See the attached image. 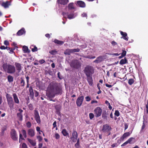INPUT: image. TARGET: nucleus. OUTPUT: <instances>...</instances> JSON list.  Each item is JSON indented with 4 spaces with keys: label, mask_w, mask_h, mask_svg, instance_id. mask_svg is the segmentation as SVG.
Segmentation results:
<instances>
[{
    "label": "nucleus",
    "mask_w": 148,
    "mask_h": 148,
    "mask_svg": "<svg viewBox=\"0 0 148 148\" xmlns=\"http://www.w3.org/2000/svg\"><path fill=\"white\" fill-rule=\"evenodd\" d=\"M135 138H134L131 137L129 138L126 141L122 144L121 146L123 147L128 143L132 144L135 142Z\"/></svg>",
    "instance_id": "11"
},
{
    "label": "nucleus",
    "mask_w": 148,
    "mask_h": 148,
    "mask_svg": "<svg viewBox=\"0 0 148 148\" xmlns=\"http://www.w3.org/2000/svg\"><path fill=\"white\" fill-rule=\"evenodd\" d=\"M12 96L14 100V102L16 103L19 104V101L16 94L15 93H13Z\"/></svg>",
    "instance_id": "19"
},
{
    "label": "nucleus",
    "mask_w": 148,
    "mask_h": 148,
    "mask_svg": "<svg viewBox=\"0 0 148 148\" xmlns=\"http://www.w3.org/2000/svg\"><path fill=\"white\" fill-rule=\"evenodd\" d=\"M83 71L86 76L87 80L89 84L92 86L93 84L92 76L95 73L94 67L92 66L87 65L84 67Z\"/></svg>",
    "instance_id": "1"
},
{
    "label": "nucleus",
    "mask_w": 148,
    "mask_h": 148,
    "mask_svg": "<svg viewBox=\"0 0 148 148\" xmlns=\"http://www.w3.org/2000/svg\"><path fill=\"white\" fill-rule=\"evenodd\" d=\"M22 50L25 53H26L28 52V49L27 46H24L22 48Z\"/></svg>",
    "instance_id": "35"
},
{
    "label": "nucleus",
    "mask_w": 148,
    "mask_h": 148,
    "mask_svg": "<svg viewBox=\"0 0 148 148\" xmlns=\"http://www.w3.org/2000/svg\"><path fill=\"white\" fill-rule=\"evenodd\" d=\"M36 130L38 132H39L40 131V132H43L42 131H41L40 130V128L38 126L36 127Z\"/></svg>",
    "instance_id": "62"
},
{
    "label": "nucleus",
    "mask_w": 148,
    "mask_h": 148,
    "mask_svg": "<svg viewBox=\"0 0 148 148\" xmlns=\"http://www.w3.org/2000/svg\"><path fill=\"white\" fill-rule=\"evenodd\" d=\"M104 59L103 57L100 56L97 57L96 60L94 61L93 62L95 63L98 64L102 62Z\"/></svg>",
    "instance_id": "12"
},
{
    "label": "nucleus",
    "mask_w": 148,
    "mask_h": 148,
    "mask_svg": "<svg viewBox=\"0 0 148 148\" xmlns=\"http://www.w3.org/2000/svg\"><path fill=\"white\" fill-rule=\"evenodd\" d=\"M71 53H72V49H67L64 52V54L65 55H70Z\"/></svg>",
    "instance_id": "23"
},
{
    "label": "nucleus",
    "mask_w": 148,
    "mask_h": 148,
    "mask_svg": "<svg viewBox=\"0 0 148 148\" xmlns=\"http://www.w3.org/2000/svg\"><path fill=\"white\" fill-rule=\"evenodd\" d=\"M54 42L55 43L59 45H62L64 43V42L63 41H60L57 39H55Z\"/></svg>",
    "instance_id": "24"
},
{
    "label": "nucleus",
    "mask_w": 148,
    "mask_h": 148,
    "mask_svg": "<svg viewBox=\"0 0 148 148\" xmlns=\"http://www.w3.org/2000/svg\"><path fill=\"white\" fill-rule=\"evenodd\" d=\"M28 107L29 109L31 110H33V107L32 105L30 103L28 105Z\"/></svg>",
    "instance_id": "45"
},
{
    "label": "nucleus",
    "mask_w": 148,
    "mask_h": 148,
    "mask_svg": "<svg viewBox=\"0 0 148 148\" xmlns=\"http://www.w3.org/2000/svg\"><path fill=\"white\" fill-rule=\"evenodd\" d=\"M15 68H16L18 72V73H19L22 69L21 64L19 63L16 62L15 63Z\"/></svg>",
    "instance_id": "13"
},
{
    "label": "nucleus",
    "mask_w": 148,
    "mask_h": 148,
    "mask_svg": "<svg viewBox=\"0 0 148 148\" xmlns=\"http://www.w3.org/2000/svg\"><path fill=\"white\" fill-rule=\"evenodd\" d=\"M120 32L121 35L122 36V38L126 41H128V37H127V33L122 31H120Z\"/></svg>",
    "instance_id": "18"
},
{
    "label": "nucleus",
    "mask_w": 148,
    "mask_h": 148,
    "mask_svg": "<svg viewBox=\"0 0 148 148\" xmlns=\"http://www.w3.org/2000/svg\"><path fill=\"white\" fill-rule=\"evenodd\" d=\"M134 80L133 79L131 78L128 81V84L130 85H132L134 82Z\"/></svg>",
    "instance_id": "36"
},
{
    "label": "nucleus",
    "mask_w": 148,
    "mask_h": 148,
    "mask_svg": "<svg viewBox=\"0 0 148 148\" xmlns=\"http://www.w3.org/2000/svg\"><path fill=\"white\" fill-rule=\"evenodd\" d=\"M127 63V60L125 58L124 59H122L120 60L119 64L121 65Z\"/></svg>",
    "instance_id": "25"
},
{
    "label": "nucleus",
    "mask_w": 148,
    "mask_h": 148,
    "mask_svg": "<svg viewBox=\"0 0 148 148\" xmlns=\"http://www.w3.org/2000/svg\"><path fill=\"white\" fill-rule=\"evenodd\" d=\"M102 110L100 107H97L94 110V113L96 117L101 116Z\"/></svg>",
    "instance_id": "8"
},
{
    "label": "nucleus",
    "mask_w": 148,
    "mask_h": 148,
    "mask_svg": "<svg viewBox=\"0 0 148 148\" xmlns=\"http://www.w3.org/2000/svg\"><path fill=\"white\" fill-rule=\"evenodd\" d=\"M82 16L83 17H86L87 16V14L86 13H83L82 14Z\"/></svg>",
    "instance_id": "58"
},
{
    "label": "nucleus",
    "mask_w": 148,
    "mask_h": 148,
    "mask_svg": "<svg viewBox=\"0 0 148 148\" xmlns=\"http://www.w3.org/2000/svg\"><path fill=\"white\" fill-rule=\"evenodd\" d=\"M29 96L31 99H33L34 98V92L33 90L32 86H30L29 88Z\"/></svg>",
    "instance_id": "15"
},
{
    "label": "nucleus",
    "mask_w": 148,
    "mask_h": 148,
    "mask_svg": "<svg viewBox=\"0 0 148 148\" xmlns=\"http://www.w3.org/2000/svg\"><path fill=\"white\" fill-rule=\"evenodd\" d=\"M4 44L7 46H8L9 45V42L7 40H5L4 41Z\"/></svg>",
    "instance_id": "51"
},
{
    "label": "nucleus",
    "mask_w": 148,
    "mask_h": 148,
    "mask_svg": "<svg viewBox=\"0 0 148 148\" xmlns=\"http://www.w3.org/2000/svg\"><path fill=\"white\" fill-rule=\"evenodd\" d=\"M77 5L79 7L81 8H84L86 7V4L83 1H77Z\"/></svg>",
    "instance_id": "14"
},
{
    "label": "nucleus",
    "mask_w": 148,
    "mask_h": 148,
    "mask_svg": "<svg viewBox=\"0 0 148 148\" xmlns=\"http://www.w3.org/2000/svg\"><path fill=\"white\" fill-rule=\"evenodd\" d=\"M27 140L32 146H35L36 145V143L35 141L29 138H28Z\"/></svg>",
    "instance_id": "30"
},
{
    "label": "nucleus",
    "mask_w": 148,
    "mask_h": 148,
    "mask_svg": "<svg viewBox=\"0 0 148 148\" xmlns=\"http://www.w3.org/2000/svg\"><path fill=\"white\" fill-rule=\"evenodd\" d=\"M86 101H90L91 100V98L88 96H86L85 97Z\"/></svg>",
    "instance_id": "55"
},
{
    "label": "nucleus",
    "mask_w": 148,
    "mask_h": 148,
    "mask_svg": "<svg viewBox=\"0 0 148 148\" xmlns=\"http://www.w3.org/2000/svg\"><path fill=\"white\" fill-rule=\"evenodd\" d=\"M39 62L40 64H42L44 63L45 62V61L44 60L42 59V60H40L39 61Z\"/></svg>",
    "instance_id": "60"
},
{
    "label": "nucleus",
    "mask_w": 148,
    "mask_h": 148,
    "mask_svg": "<svg viewBox=\"0 0 148 148\" xmlns=\"http://www.w3.org/2000/svg\"><path fill=\"white\" fill-rule=\"evenodd\" d=\"M8 104L10 109H12L14 108V102L12 97L9 94L7 93L6 95Z\"/></svg>",
    "instance_id": "4"
},
{
    "label": "nucleus",
    "mask_w": 148,
    "mask_h": 148,
    "mask_svg": "<svg viewBox=\"0 0 148 148\" xmlns=\"http://www.w3.org/2000/svg\"><path fill=\"white\" fill-rule=\"evenodd\" d=\"M47 91L55 95H61L62 92V87L54 82H51L48 86L47 89Z\"/></svg>",
    "instance_id": "2"
},
{
    "label": "nucleus",
    "mask_w": 148,
    "mask_h": 148,
    "mask_svg": "<svg viewBox=\"0 0 148 148\" xmlns=\"http://www.w3.org/2000/svg\"><path fill=\"white\" fill-rule=\"evenodd\" d=\"M84 99L83 96H79L77 99L76 103L78 106H80L82 105Z\"/></svg>",
    "instance_id": "9"
},
{
    "label": "nucleus",
    "mask_w": 148,
    "mask_h": 148,
    "mask_svg": "<svg viewBox=\"0 0 148 148\" xmlns=\"http://www.w3.org/2000/svg\"><path fill=\"white\" fill-rule=\"evenodd\" d=\"M8 65L7 63H4L2 65V67L3 70L6 71L8 68Z\"/></svg>",
    "instance_id": "29"
},
{
    "label": "nucleus",
    "mask_w": 148,
    "mask_h": 148,
    "mask_svg": "<svg viewBox=\"0 0 148 148\" xmlns=\"http://www.w3.org/2000/svg\"><path fill=\"white\" fill-rule=\"evenodd\" d=\"M39 92L36 90H34V95L35 97H37L39 95Z\"/></svg>",
    "instance_id": "54"
},
{
    "label": "nucleus",
    "mask_w": 148,
    "mask_h": 148,
    "mask_svg": "<svg viewBox=\"0 0 148 148\" xmlns=\"http://www.w3.org/2000/svg\"><path fill=\"white\" fill-rule=\"evenodd\" d=\"M50 54L52 55H55L57 53V51L56 50H52L49 52Z\"/></svg>",
    "instance_id": "38"
},
{
    "label": "nucleus",
    "mask_w": 148,
    "mask_h": 148,
    "mask_svg": "<svg viewBox=\"0 0 148 148\" xmlns=\"http://www.w3.org/2000/svg\"><path fill=\"white\" fill-rule=\"evenodd\" d=\"M22 148H27L26 144L25 143H23L22 144Z\"/></svg>",
    "instance_id": "53"
},
{
    "label": "nucleus",
    "mask_w": 148,
    "mask_h": 148,
    "mask_svg": "<svg viewBox=\"0 0 148 148\" xmlns=\"http://www.w3.org/2000/svg\"><path fill=\"white\" fill-rule=\"evenodd\" d=\"M62 133L63 134V135L64 136H67L68 137H69V134L68 133L66 130L65 129H64L62 130Z\"/></svg>",
    "instance_id": "26"
},
{
    "label": "nucleus",
    "mask_w": 148,
    "mask_h": 148,
    "mask_svg": "<svg viewBox=\"0 0 148 148\" xmlns=\"http://www.w3.org/2000/svg\"><path fill=\"white\" fill-rule=\"evenodd\" d=\"M17 116L20 121H22L23 120V115L22 114L17 113Z\"/></svg>",
    "instance_id": "33"
},
{
    "label": "nucleus",
    "mask_w": 148,
    "mask_h": 148,
    "mask_svg": "<svg viewBox=\"0 0 148 148\" xmlns=\"http://www.w3.org/2000/svg\"><path fill=\"white\" fill-rule=\"evenodd\" d=\"M68 12L66 13L64 12H63L62 13V14L63 17L66 18V16H68Z\"/></svg>",
    "instance_id": "44"
},
{
    "label": "nucleus",
    "mask_w": 148,
    "mask_h": 148,
    "mask_svg": "<svg viewBox=\"0 0 148 148\" xmlns=\"http://www.w3.org/2000/svg\"><path fill=\"white\" fill-rule=\"evenodd\" d=\"M26 126L28 128H30L31 126V124L30 122L28 121L26 123Z\"/></svg>",
    "instance_id": "49"
},
{
    "label": "nucleus",
    "mask_w": 148,
    "mask_h": 148,
    "mask_svg": "<svg viewBox=\"0 0 148 148\" xmlns=\"http://www.w3.org/2000/svg\"><path fill=\"white\" fill-rule=\"evenodd\" d=\"M58 3L65 5L67 4L69 2V0H58Z\"/></svg>",
    "instance_id": "21"
},
{
    "label": "nucleus",
    "mask_w": 148,
    "mask_h": 148,
    "mask_svg": "<svg viewBox=\"0 0 148 148\" xmlns=\"http://www.w3.org/2000/svg\"><path fill=\"white\" fill-rule=\"evenodd\" d=\"M131 133V132L130 133V132L124 133L120 137V140L122 141L123 140L124 138L130 136Z\"/></svg>",
    "instance_id": "16"
},
{
    "label": "nucleus",
    "mask_w": 148,
    "mask_h": 148,
    "mask_svg": "<svg viewBox=\"0 0 148 148\" xmlns=\"http://www.w3.org/2000/svg\"><path fill=\"white\" fill-rule=\"evenodd\" d=\"M21 139L24 140V138H23V136H22V134H19V142L20 141Z\"/></svg>",
    "instance_id": "61"
},
{
    "label": "nucleus",
    "mask_w": 148,
    "mask_h": 148,
    "mask_svg": "<svg viewBox=\"0 0 148 148\" xmlns=\"http://www.w3.org/2000/svg\"><path fill=\"white\" fill-rule=\"evenodd\" d=\"M28 134L30 136L33 137L35 135L34 132L33 130L30 129L28 130Z\"/></svg>",
    "instance_id": "20"
},
{
    "label": "nucleus",
    "mask_w": 148,
    "mask_h": 148,
    "mask_svg": "<svg viewBox=\"0 0 148 148\" xmlns=\"http://www.w3.org/2000/svg\"><path fill=\"white\" fill-rule=\"evenodd\" d=\"M10 135L12 139L16 141L18 140V136L16 132L14 129H12L10 132Z\"/></svg>",
    "instance_id": "7"
},
{
    "label": "nucleus",
    "mask_w": 148,
    "mask_h": 148,
    "mask_svg": "<svg viewBox=\"0 0 148 148\" xmlns=\"http://www.w3.org/2000/svg\"><path fill=\"white\" fill-rule=\"evenodd\" d=\"M16 69L14 66L8 64V68L6 71L9 74H13L16 72Z\"/></svg>",
    "instance_id": "6"
},
{
    "label": "nucleus",
    "mask_w": 148,
    "mask_h": 148,
    "mask_svg": "<svg viewBox=\"0 0 148 148\" xmlns=\"http://www.w3.org/2000/svg\"><path fill=\"white\" fill-rule=\"evenodd\" d=\"M80 49L78 48L74 49H72V53L74 52H79L80 51Z\"/></svg>",
    "instance_id": "40"
},
{
    "label": "nucleus",
    "mask_w": 148,
    "mask_h": 148,
    "mask_svg": "<svg viewBox=\"0 0 148 148\" xmlns=\"http://www.w3.org/2000/svg\"><path fill=\"white\" fill-rule=\"evenodd\" d=\"M31 50L32 52H35L37 51L38 49L37 47L36 46H34V48H32Z\"/></svg>",
    "instance_id": "43"
},
{
    "label": "nucleus",
    "mask_w": 148,
    "mask_h": 148,
    "mask_svg": "<svg viewBox=\"0 0 148 148\" xmlns=\"http://www.w3.org/2000/svg\"><path fill=\"white\" fill-rule=\"evenodd\" d=\"M34 118L38 123L40 124L41 121L40 116L38 111L36 110H34Z\"/></svg>",
    "instance_id": "10"
},
{
    "label": "nucleus",
    "mask_w": 148,
    "mask_h": 148,
    "mask_svg": "<svg viewBox=\"0 0 148 148\" xmlns=\"http://www.w3.org/2000/svg\"><path fill=\"white\" fill-rule=\"evenodd\" d=\"M8 81L10 82H12L13 81V78L11 75H9L7 76Z\"/></svg>",
    "instance_id": "27"
},
{
    "label": "nucleus",
    "mask_w": 148,
    "mask_h": 148,
    "mask_svg": "<svg viewBox=\"0 0 148 148\" xmlns=\"http://www.w3.org/2000/svg\"><path fill=\"white\" fill-rule=\"evenodd\" d=\"M14 49H11L9 47V49H8L7 50H9L10 51L9 53H13L14 52Z\"/></svg>",
    "instance_id": "50"
},
{
    "label": "nucleus",
    "mask_w": 148,
    "mask_h": 148,
    "mask_svg": "<svg viewBox=\"0 0 148 148\" xmlns=\"http://www.w3.org/2000/svg\"><path fill=\"white\" fill-rule=\"evenodd\" d=\"M22 133L23 136L25 138L27 137V133L26 131L24 130H22Z\"/></svg>",
    "instance_id": "39"
},
{
    "label": "nucleus",
    "mask_w": 148,
    "mask_h": 148,
    "mask_svg": "<svg viewBox=\"0 0 148 148\" xmlns=\"http://www.w3.org/2000/svg\"><path fill=\"white\" fill-rule=\"evenodd\" d=\"M1 6L5 8H7L9 7V6L11 5V2L7 1L5 2H3L1 4Z\"/></svg>",
    "instance_id": "17"
},
{
    "label": "nucleus",
    "mask_w": 148,
    "mask_h": 148,
    "mask_svg": "<svg viewBox=\"0 0 148 148\" xmlns=\"http://www.w3.org/2000/svg\"><path fill=\"white\" fill-rule=\"evenodd\" d=\"M74 15L73 13H71V14L68 15L67 17L68 18L71 19L73 18Z\"/></svg>",
    "instance_id": "41"
},
{
    "label": "nucleus",
    "mask_w": 148,
    "mask_h": 148,
    "mask_svg": "<svg viewBox=\"0 0 148 148\" xmlns=\"http://www.w3.org/2000/svg\"><path fill=\"white\" fill-rule=\"evenodd\" d=\"M55 137L56 139H58L60 138V136L58 133H56L55 134Z\"/></svg>",
    "instance_id": "48"
},
{
    "label": "nucleus",
    "mask_w": 148,
    "mask_h": 148,
    "mask_svg": "<svg viewBox=\"0 0 148 148\" xmlns=\"http://www.w3.org/2000/svg\"><path fill=\"white\" fill-rule=\"evenodd\" d=\"M105 85L107 87L109 88H111L112 87V85L108 84H106Z\"/></svg>",
    "instance_id": "63"
},
{
    "label": "nucleus",
    "mask_w": 148,
    "mask_h": 148,
    "mask_svg": "<svg viewBox=\"0 0 148 148\" xmlns=\"http://www.w3.org/2000/svg\"><path fill=\"white\" fill-rule=\"evenodd\" d=\"M75 146L76 148H79L80 147V143H76L75 145Z\"/></svg>",
    "instance_id": "59"
},
{
    "label": "nucleus",
    "mask_w": 148,
    "mask_h": 148,
    "mask_svg": "<svg viewBox=\"0 0 148 148\" xmlns=\"http://www.w3.org/2000/svg\"><path fill=\"white\" fill-rule=\"evenodd\" d=\"M77 138L71 137V139L73 142H76Z\"/></svg>",
    "instance_id": "57"
},
{
    "label": "nucleus",
    "mask_w": 148,
    "mask_h": 148,
    "mask_svg": "<svg viewBox=\"0 0 148 148\" xmlns=\"http://www.w3.org/2000/svg\"><path fill=\"white\" fill-rule=\"evenodd\" d=\"M71 67L76 69H78L81 68V64L80 62L77 59L72 60L70 63Z\"/></svg>",
    "instance_id": "3"
},
{
    "label": "nucleus",
    "mask_w": 148,
    "mask_h": 148,
    "mask_svg": "<svg viewBox=\"0 0 148 148\" xmlns=\"http://www.w3.org/2000/svg\"><path fill=\"white\" fill-rule=\"evenodd\" d=\"M71 137L73 138H77V134L76 131L73 130V132L72 134V136Z\"/></svg>",
    "instance_id": "32"
},
{
    "label": "nucleus",
    "mask_w": 148,
    "mask_h": 148,
    "mask_svg": "<svg viewBox=\"0 0 148 148\" xmlns=\"http://www.w3.org/2000/svg\"><path fill=\"white\" fill-rule=\"evenodd\" d=\"M49 93H47V96L49 98V99L52 98H53L55 96V95L54 94L51 93L50 92H48Z\"/></svg>",
    "instance_id": "28"
},
{
    "label": "nucleus",
    "mask_w": 148,
    "mask_h": 148,
    "mask_svg": "<svg viewBox=\"0 0 148 148\" xmlns=\"http://www.w3.org/2000/svg\"><path fill=\"white\" fill-rule=\"evenodd\" d=\"M114 114L115 116L117 117L119 116L120 115L119 112V111L118 110H116L115 111Z\"/></svg>",
    "instance_id": "42"
},
{
    "label": "nucleus",
    "mask_w": 148,
    "mask_h": 148,
    "mask_svg": "<svg viewBox=\"0 0 148 148\" xmlns=\"http://www.w3.org/2000/svg\"><path fill=\"white\" fill-rule=\"evenodd\" d=\"M102 116V118H103L104 120H105L106 121L108 120L107 115H106V114H104L103 113Z\"/></svg>",
    "instance_id": "37"
},
{
    "label": "nucleus",
    "mask_w": 148,
    "mask_h": 148,
    "mask_svg": "<svg viewBox=\"0 0 148 148\" xmlns=\"http://www.w3.org/2000/svg\"><path fill=\"white\" fill-rule=\"evenodd\" d=\"M145 107H146L147 113L148 114V101H147V104H146V105Z\"/></svg>",
    "instance_id": "64"
},
{
    "label": "nucleus",
    "mask_w": 148,
    "mask_h": 148,
    "mask_svg": "<svg viewBox=\"0 0 148 148\" xmlns=\"http://www.w3.org/2000/svg\"><path fill=\"white\" fill-rule=\"evenodd\" d=\"M25 31L24 28H22L21 29L19 30L17 33V36H20L23 35V34L25 33Z\"/></svg>",
    "instance_id": "22"
},
{
    "label": "nucleus",
    "mask_w": 148,
    "mask_h": 148,
    "mask_svg": "<svg viewBox=\"0 0 148 148\" xmlns=\"http://www.w3.org/2000/svg\"><path fill=\"white\" fill-rule=\"evenodd\" d=\"M112 130V128L110 126L107 124L103 125L102 128L101 130V131L104 133H109L108 135L110 134V131Z\"/></svg>",
    "instance_id": "5"
},
{
    "label": "nucleus",
    "mask_w": 148,
    "mask_h": 148,
    "mask_svg": "<svg viewBox=\"0 0 148 148\" xmlns=\"http://www.w3.org/2000/svg\"><path fill=\"white\" fill-rule=\"evenodd\" d=\"M89 116L90 119H92L94 117V114L92 113H90L89 114Z\"/></svg>",
    "instance_id": "46"
},
{
    "label": "nucleus",
    "mask_w": 148,
    "mask_h": 148,
    "mask_svg": "<svg viewBox=\"0 0 148 148\" xmlns=\"http://www.w3.org/2000/svg\"><path fill=\"white\" fill-rule=\"evenodd\" d=\"M21 81L20 82L21 86V87H24L25 85V80L22 77L21 78Z\"/></svg>",
    "instance_id": "31"
},
{
    "label": "nucleus",
    "mask_w": 148,
    "mask_h": 148,
    "mask_svg": "<svg viewBox=\"0 0 148 148\" xmlns=\"http://www.w3.org/2000/svg\"><path fill=\"white\" fill-rule=\"evenodd\" d=\"M37 139H38V140L39 141H41L42 140V137L40 136H37Z\"/></svg>",
    "instance_id": "52"
},
{
    "label": "nucleus",
    "mask_w": 148,
    "mask_h": 148,
    "mask_svg": "<svg viewBox=\"0 0 148 148\" xmlns=\"http://www.w3.org/2000/svg\"><path fill=\"white\" fill-rule=\"evenodd\" d=\"M121 55H122V56H123L124 57L126 55V51H125L124 49L122 50V52L121 53Z\"/></svg>",
    "instance_id": "47"
},
{
    "label": "nucleus",
    "mask_w": 148,
    "mask_h": 148,
    "mask_svg": "<svg viewBox=\"0 0 148 148\" xmlns=\"http://www.w3.org/2000/svg\"><path fill=\"white\" fill-rule=\"evenodd\" d=\"M111 43L112 45L113 46H115L117 45V42L114 40L112 41Z\"/></svg>",
    "instance_id": "56"
},
{
    "label": "nucleus",
    "mask_w": 148,
    "mask_h": 148,
    "mask_svg": "<svg viewBox=\"0 0 148 148\" xmlns=\"http://www.w3.org/2000/svg\"><path fill=\"white\" fill-rule=\"evenodd\" d=\"M68 8L69 10L72 9H74V7L73 6V3H70L68 5Z\"/></svg>",
    "instance_id": "34"
}]
</instances>
